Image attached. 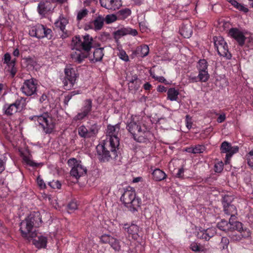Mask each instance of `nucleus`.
<instances>
[{
	"label": "nucleus",
	"instance_id": "obj_1",
	"mask_svg": "<svg viewBox=\"0 0 253 253\" xmlns=\"http://www.w3.org/2000/svg\"><path fill=\"white\" fill-rule=\"evenodd\" d=\"M120 130L119 124L115 125H109L106 129L107 140L105 143L97 146L96 150L99 159L103 162L108 161L115 159L118 156V150L119 146L118 134Z\"/></svg>",
	"mask_w": 253,
	"mask_h": 253
},
{
	"label": "nucleus",
	"instance_id": "obj_2",
	"mask_svg": "<svg viewBox=\"0 0 253 253\" xmlns=\"http://www.w3.org/2000/svg\"><path fill=\"white\" fill-rule=\"evenodd\" d=\"M126 128L136 142L148 141L152 136L151 128L146 121L138 116H131L126 123Z\"/></svg>",
	"mask_w": 253,
	"mask_h": 253
},
{
	"label": "nucleus",
	"instance_id": "obj_3",
	"mask_svg": "<svg viewBox=\"0 0 253 253\" xmlns=\"http://www.w3.org/2000/svg\"><path fill=\"white\" fill-rule=\"evenodd\" d=\"M42 215L39 212L31 213L20 224V231L23 237L28 240L33 238L35 233L32 232L34 226H39L42 222Z\"/></svg>",
	"mask_w": 253,
	"mask_h": 253
},
{
	"label": "nucleus",
	"instance_id": "obj_4",
	"mask_svg": "<svg viewBox=\"0 0 253 253\" xmlns=\"http://www.w3.org/2000/svg\"><path fill=\"white\" fill-rule=\"evenodd\" d=\"M121 201L133 212L137 211L141 203V199L136 197L135 190L131 187H128L125 190L121 197Z\"/></svg>",
	"mask_w": 253,
	"mask_h": 253
},
{
	"label": "nucleus",
	"instance_id": "obj_5",
	"mask_svg": "<svg viewBox=\"0 0 253 253\" xmlns=\"http://www.w3.org/2000/svg\"><path fill=\"white\" fill-rule=\"evenodd\" d=\"M29 118L35 122H38L46 133H50L54 128L55 119L47 112L40 115L33 116Z\"/></svg>",
	"mask_w": 253,
	"mask_h": 253
},
{
	"label": "nucleus",
	"instance_id": "obj_6",
	"mask_svg": "<svg viewBox=\"0 0 253 253\" xmlns=\"http://www.w3.org/2000/svg\"><path fill=\"white\" fill-rule=\"evenodd\" d=\"M71 46L75 49H82L88 52L93 47V39L89 35H84L82 38L75 36L72 39Z\"/></svg>",
	"mask_w": 253,
	"mask_h": 253
},
{
	"label": "nucleus",
	"instance_id": "obj_7",
	"mask_svg": "<svg viewBox=\"0 0 253 253\" xmlns=\"http://www.w3.org/2000/svg\"><path fill=\"white\" fill-rule=\"evenodd\" d=\"M65 79L63 81L64 86L66 89L69 90L77 83L78 78L77 70L75 67L71 65L66 66L64 69Z\"/></svg>",
	"mask_w": 253,
	"mask_h": 253
},
{
	"label": "nucleus",
	"instance_id": "obj_8",
	"mask_svg": "<svg viewBox=\"0 0 253 253\" xmlns=\"http://www.w3.org/2000/svg\"><path fill=\"white\" fill-rule=\"evenodd\" d=\"M68 164L71 168L70 174L76 179L84 175L86 172V168L83 165L81 161L75 158L70 159Z\"/></svg>",
	"mask_w": 253,
	"mask_h": 253
},
{
	"label": "nucleus",
	"instance_id": "obj_9",
	"mask_svg": "<svg viewBox=\"0 0 253 253\" xmlns=\"http://www.w3.org/2000/svg\"><path fill=\"white\" fill-rule=\"evenodd\" d=\"M214 44L219 55L229 59L231 54L229 52L227 43L224 39L220 36L214 38Z\"/></svg>",
	"mask_w": 253,
	"mask_h": 253
},
{
	"label": "nucleus",
	"instance_id": "obj_10",
	"mask_svg": "<svg viewBox=\"0 0 253 253\" xmlns=\"http://www.w3.org/2000/svg\"><path fill=\"white\" fill-rule=\"evenodd\" d=\"M38 85V81L34 78H31L24 81L20 90L25 95L31 96L36 94Z\"/></svg>",
	"mask_w": 253,
	"mask_h": 253
},
{
	"label": "nucleus",
	"instance_id": "obj_11",
	"mask_svg": "<svg viewBox=\"0 0 253 253\" xmlns=\"http://www.w3.org/2000/svg\"><path fill=\"white\" fill-rule=\"evenodd\" d=\"M99 129V126L94 124L87 128L85 126L82 125L79 127L78 129L79 135L84 138H89L95 137L98 132Z\"/></svg>",
	"mask_w": 253,
	"mask_h": 253
},
{
	"label": "nucleus",
	"instance_id": "obj_12",
	"mask_svg": "<svg viewBox=\"0 0 253 253\" xmlns=\"http://www.w3.org/2000/svg\"><path fill=\"white\" fill-rule=\"evenodd\" d=\"M2 61L4 66V69L5 71L8 72L12 77H14L16 72L17 69L16 67V61L15 58H12L10 53L7 52L5 53L2 58Z\"/></svg>",
	"mask_w": 253,
	"mask_h": 253
},
{
	"label": "nucleus",
	"instance_id": "obj_13",
	"mask_svg": "<svg viewBox=\"0 0 253 253\" xmlns=\"http://www.w3.org/2000/svg\"><path fill=\"white\" fill-rule=\"evenodd\" d=\"M220 150L222 153H226L225 163L227 164L233 155L238 151L239 148L237 146H232L230 143L224 141L221 145Z\"/></svg>",
	"mask_w": 253,
	"mask_h": 253
},
{
	"label": "nucleus",
	"instance_id": "obj_14",
	"mask_svg": "<svg viewBox=\"0 0 253 253\" xmlns=\"http://www.w3.org/2000/svg\"><path fill=\"white\" fill-rule=\"evenodd\" d=\"M71 57L73 61L78 64L81 63L88 56V52L82 49H75L71 46Z\"/></svg>",
	"mask_w": 253,
	"mask_h": 253
},
{
	"label": "nucleus",
	"instance_id": "obj_15",
	"mask_svg": "<svg viewBox=\"0 0 253 253\" xmlns=\"http://www.w3.org/2000/svg\"><path fill=\"white\" fill-rule=\"evenodd\" d=\"M100 3L102 7L111 11L119 9L122 4L121 0H100Z\"/></svg>",
	"mask_w": 253,
	"mask_h": 253
},
{
	"label": "nucleus",
	"instance_id": "obj_16",
	"mask_svg": "<svg viewBox=\"0 0 253 253\" xmlns=\"http://www.w3.org/2000/svg\"><path fill=\"white\" fill-rule=\"evenodd\" d=\"M130 35L135 36L137 35V31L136 29H132L129 27H122L114 32L115 39H119L121 37Z\"/></svg>",
	"mask_w": 253,
	"mask_h": 253
},
{
	"label": "nucleus",
	"instance_id": "obj_17",
	"mask_svg": "<svg viewBox=\"0 0 253 253\" xmlns=\"http://www.w3.org/2000/svg\"><path fill=\"white\" fill-rule=\"evenodd\" d=\"M228 34L235 39L240 45H243L245 43V40L247 39L243 33L236 28L231 29Z\"/></svg>",
	"mask_w": 253,
	"mask_h": 253
},
{
	"label": "nucleus",
	"instance_id": "obj_18",
	"mask_svg": "<svg viewBox=\"0 0 253 253\" xmlns=\"http://www.w3.org/2000/svg\"><path fill=\"white\" fill-rule=\"evenodd\" d=\"M216 233L215 228L214 227L209 228L206 230H200L197 233V237L200 239L209 240Z\"/></svg>",
	"mask_w": 253,
	"mask_h": 253
},
{
	"label": "nucleus",
	"instance_id": "obj_19",
	"mask_svg": "<svg viewBox=\"0 0 253 253\" xmlns=\"http://www.w3.org/2000/svg\"><path fill=\"white\" fill-rule=\"evenodd\" d=\"M29 241H32V243L38 248H44L46 247L47 238L42 235L36 236V234L33 238H30Z\"/></svg>",
	"mask_w": 253,
	"mask_h": 253
},
{
	"label": "nucleus",
	"instance_id": "obj_20",
	"mask_svg": "<svg viewBox=\"0 0 253 253\" xmlns=\"http://www.w3.org/2000/svg\"><path fill=\"white\" fill-rule=\"evenodd\" d=\"M44 31V26L41 24H38L34 27H32L29 30V34L32 37H35L38 39L43 38Z\"/></svg>",
	"mask_w": 253,
	"mask_h": 253
},
{
	"label": "nucleus",
	"instance_id": "obj_21",
	"mask_svg": "<svg viewBox=\"0 0 253 253\" xmlns=\"http://www.w3.org/2000/svg\"><path fill=\"white\" fill-rule=\"evenodd\" d=\"M51 9L50 3L48 1H41L38 6V11L41 15H44Z\"/></svg>",
	"mask_w": 253,
	"mask_h": 253
},
{
	"label": "nucleus",
	"instance_id": "obj_22",
	"mask_svg": "<svg viewBox=\"0 0 253 253\" xmlns=\"http://www.w3.org/2000/svg\"><path fill=\"white\" fill-rule=\"evenodd\" d=\"M103 49V48H96L93 52V57L90 56V60L94 63L100 61L104 56Z\"/></svg>",
	"mask_w": 253,
	"mask_h": 253
},
{
	"label": "nucleus",
	"instance_id": "obj_23",
	"mask_svg": "<svg viewBox=\"0 0 253 253\" xmlns=\"http://www.w3.org/2000/svg\"><path fill=\"white\" fill-rule=\"evenodd\" d=\"M153 178L157 181H160L166 178L167 175L164 171L159 169H155L152 173Z\"/></svg>",
	"mask_w": 253,
	"mask_h": 253
},
{
	"label": "nucleus",
	"instance_id": "obj_24",
	"mask_svg": "<svg viewBox=\"0 0 253 253\" xmlns=\"http://www.w3.org/2000/svg\"><path fill=\"white\" fill-rule=\"evenodd\" d=\"M149 52V48L148 45L144 44L139 46H138L135 51V53L136 55L144 57L146 56Z\"/></svg>",
	"mask_w": 253,
	"mask_h": 253
},
{
	"label": "nucleus",
	"instance_id": "obj_25",
	"mask_svg": "<svg viewBox=\"0 0 253 253\" xmlns=\"http://www.w3.org/2000/svg\"><path fill=\"white\" fill-rule=\"evenodd\" d=\"M68 23V19L62 16H60L58 20L55 22L54 24L57 28H59L62 32H64L65 27Z\"/></svg>",
	"mask_w": 253,
	"mask_h": 253
},
{
	"label": "nucleus",
	"instance_id": "obj_26",
	"mask_svg": "<svg viewBox=\"0 0 253 253\" xmlns=\"http://www.w3.org/2000/svg\"><path fill=\"white\" fill-rule=\"evenodd\" d=\"M123 228L129 234H131L132 235L137 234L139 230L138 227L134 224H131L130 225L127 224H125L124 225Z\"/></svg>",
	"mask_w": 253,
	"mask_h": 253
},
{
	"label": "nucleus",
	"instance_id": "obj_27",
	"mask_svg": "<svg viewBox=\"0 0 253 253\" xmlns=\"http://www.w3.org/2000/svg\"><path fill=\"white\" fill-rule=\"evenodd\" d=\"M27 102V101L26 98L19 97L16 100L14 104L16 107L18 111H21L25 107Z\"/></svg>",
	"mask_w": 253,
	"mask_h": 253
},
{
	"label": "nucleus",
	"instance_id": "obj_28",
	"mask_svg": "<svg viewBox=\"0 0 253 253\" xmlns=\"http://www.w3.org/2000/svg\"><path fill=\"white\" fill-rule=\"evenodd\" d=\"M179 91L175 88H170L167 92L168 99L170 101H176L178 98Z\"/></svg>",
	"mask_w": 253,
	"mask_h": 253
},
{
	"label": "nucleus",
	"instance_id": "obj_29",
	"mask_svg": "<svg viewBox=\"0 0 253 253\" xmlns=\"http://www.w3.org/2000/svg\"><path fill=\"white\" fill-rule=\"evenodd\" d=\"M3 110L5 114L8 115H12L18 111V110L14 103L11 104H5L3 107Z\"/></svg>",
	"mask_w": 253,
	"mask_h": 253
},
{
	"label": "nucleus",
	"instance_id": "obj_30",
	"mask_svg": "<svg viewBox=\"0 0 253 253\" xmlns=\"http://www.w3.org/2000/svg\"><path fill=\"white\" fill-rule=\"evenodd\" d=\"M217 227L220 230L225 232L230 231V228H231V218L229 219L228 223L226 220H222L217 223Z\"/></svg>",
	"mask_w": 253,
	"mask_h": 253
},
{
	"label": "nucleus",
	"instance_id": "obj_31",
	"mask_svg": "<svg viewBox=\"0 0 253 253\" xmlns=\"http://www.w3.org/2000/svg\"><path fill=\"white\" fill-rule=\"evenodd\" d=\"M224 211L225 214L231 215V219L235 217V215L237 214V209L233 205H228L224 207Z\"/></svg>",
	"mask_w": 253,
	"mask_h": 253
},
{
	"label": "nucleus",
	"instance_id": "obj_32",
	"mask_svg": "<svg viewBox=\"0 0 253 253\" xmlns=\"http://www.w3.org/2000/svg\"><path fill=\"white\" fill-rule=\"evenodd\" d=\"M117 50L118 51L117 52V55L121 60L125 62H127L129 61V57L128 55L126 53V52L124 49H123L121 45H118Z\"/></svg>",
	"mask_w": 253,
	"mask_h": 253
},
{
	"label": "nucleus",
	"instance_id": "obj_33",
	"mask_svg": "<svg viewBox=\"0 0 253 253\" xmlns=\"http://www.w3.org/2000/svg\"><path fill=\"white\" fill-rule=\"evenodd\" d=\"M181 35L185 38H189L192 34V31L190 26H183L180 30Z\"/></svg>",
	"mask_w": 253,
	"mask_h": 253
},
{
	"label": "nucleus",
	"instance_id": "obj_34",
	"mask_svg": "<svg viewBox=\"0 0 253 253\" xmlns=\"http://www.w3.org/2000/svg\"><path fill=\"white\" fill-rule=\"evenodd\" d=\"M23 160L27 165L33 167H37L39 166L41 164L37 163L34 162L32 160L31 156L30 155H23Z\"/></svg>",
	"mask_w": 253,
	"mask_h": 253
},
{
	"label": "nucleus",
	"instance_id": "obj_35",
	"mask_svg": "<svg viewBox=\"0 0 253 253\" xmlns=\"http://www.w3.org/2000/svg\"><path fill=\"white\" fill-rule=\"evenodd\" d=\"M131 14V10L130 9L125 8L120 10L117 13L118 17L119 19H125L128 17Z\"/></svg>",
	"mask_w": 253,
	"mask_h": 253
},
{
	"label": "nucleus",
	"instance_id": "obj_36",
	"mask_svg": "<svg viewBox=\"0 0 253 253\" xmlns=\"http://www.w3.org/2000/svg\"><path fill=\"white\" fill-rule=\"evenodd\" d=\"M92 108V101L90 99H86L84 101L82 111L86 113L87 115L91 111Z\"/></svg>",
	"mask_w": 253,
	"mask_h": 253
},
{
	"label": "nucleus",
	"instance_id": "obj_37",
	"mask_svg": "<svg viewBox=\"0 0 253 253\" xmlns=\"http://www.w3.org/2000/svg\"><path fill=\"white\" fill-rule=\"evenodd\" d=\"M104 19L101 16H98L93 21V25L95 30H99L103 25Z\"/></svg>",
	"mask_w": 253,
	"mask_h": 253
},
{
	"label": "nucleus",
	"instance_id": "obj_38",
	"mask_svg": "<svg viewBox=\"0 0 253 253\" xmlns=\"http://www.w3.org/2000/svg\"><path fill=\"white\" fill-rule=\"evenodd\" d=\"M230 3L235 8L239 10L243 11L244 12H247L248 11V9L246 7L244 6V5L239 3L235 0H230L229 1Z\"/></svg>",
	"mask_w": 253,
	"mask_h": 253
},
{
	"label": "nucleus",
	"instance_id": "obj_39",
	"mask_svg": "<svg viewBox=\"0 0 253 253\" xmlns=\"http://www.w3.org/2000/svg\"><path fill=\"white\" fill-rule=\"evenodd\" d=\"M237 230L240 232L243 231V224L239 221L232 222L231 221V228L230 231Z\"/></svg>",
	"mask_w": 253,
	"mask_h": 253
},
{
	"label": "nucleus",
	"instance_id": "obj_40",
	"mask_svg": "<svg viewBox=\"0 0 253 253\" xmlns=\"http://www.w3.org/2000/svg\"><path fill=\"white\" fill-rule=\"evenodd\" d=\"M210 77L208 71H199L198 78L199 80L202 82H207Z\"/></svg>",
	"mask_w": 253,
	"mask_h": 253
},
{
	"label": "nucleus",
	"instance_id": "obj_41",
	"mask_svg": "<svg viewBox=\"0 0 253 253\" xmlns=\"http://www.w3.org/2000/svg\"><path fill=\"white\" fill-rule=\"evenodd\" d=\"M197 68L199 71H208V62L203 59H201L198 62Z\"/></svg>",
	"mask_w": 253,
	"mask_h": 253
},
{
	"label": "nucleus",
	"instance_id": "obj_42",
	"mask_svg": "<svg viewBox=\"0 0 253 253\" xmlns=\"http://www.w3.org/2000/svg\"><path fill=\"white\" fill-rule=\"evenodd\" d=\"M109 245L115 251H119L121 250L120 241L114 237L112 239Z\"/></svg>",
	"mask_w": 253,
	"mask_h": 253
},
{
	"label": "nucleus",
	"instance_id": "obj_43",
	"mask_svg": "<svg viewBox=\"0 0 253 253\" xmlns=\"http://www.w3.org/2000/svg\"><path fill=\"white\" fill-rule=\"evenodd\" d=\"M136 84V86L134 87L135 89H137L139 86L140 84V81L138 79L137 76H135L132 77L131 80H130L129 82V87H132V84Z\"/></svg>",
	"mask_w": 253,
	"mask_h": 253
},
{
	"label": "nucleus",
	"instance_id": "obj_44",
	"mask_svg": "<svg viewBox=\"0 0 253 253\" xmlns=\"http://www.w3.org/2000/svg\"><path fill=\"white\" fill-rule=\"evenodd\" d=\"M88 10L86 9H83L78 11L77 16L78 21H80L86 17L88 14Z\"/></svg>",
	"mask_w": 253,
	"mask_h": 253
},
{
	"label": "nucleus",
	"instance_id": "obj_45",
	"mask_svg": "<svg viewBox=\"0 0 253 253\" xmlns=\"http://www.w3.org/2000/svg\"><path fill=\"white\" fill-rule=\"evenodd\" d=\"M113 238V237L110 235L104 234L100 237V239L102 243L109 244Z\"/></svg>",
	"mask_w": 253,
	"mask_h": 253
},
{
	"label": "nucleus",
	"instance_id": "obj_46",
	"mask_svg": "<svg viewBox=\"0 0 253 253\" xmlns=\"http://www.w3.org/2000/svg\"><path fill=\"white\" fill-rule=\"evenodd\" d=\"M229 244V240L226 237H222L219 244V248L221 250H224L227 248Z\"/></svg>",
	"mask_w": 253,
	"mask_h": 253
},
{
	"label": "nucleus",
	"instance_id": "obj_47",
	"mask_svg": "<svg viewBox=\"0 0 253 253\" xmlns=\"http://www.w3.org/2000/svg\"><path fill=\"white\" fill-rule=\"evenodd\" d=\"M117 19V16L115 15L109 14L106 16L105 18L104 19V21L106 23L109 24L115 22Z\"/></svg>",
	"mask_w": 253,
	"mask_h": 253
},
{
	"label": "nucleus",
	"instance_id": "obj_48",
	"mask_svg": "<svg viewBox=\"0 0 253 253\" xmlns=\"http://www.w3.org/2000/svg\"><path fill=\"white\" fill-rule=\"evenodd\" d=\"M247 159L249 165L253 168V149L247 154Z\"/></svg>",
	"mask_w": 253,
	"mask_h": 253
},
{
	"label": "nucleus",
	"instance_id": "obj_49",
	"mask_svg": "<svg viewBox=\"0 0 253 253\" xmlns=\"http://www.w3.org/2000/svg\"><path fill=\"white\" fill-rule=\"evenodd\" d=\"M88 115L85 112L82 111L81 112L78 113V114L75 116L74 120L75 121L82 120L84 119Z\"/></svg>",
	"mask_w": 253,
	"mask_h": 253
},
{
	"label": "nucleus",
	"instance_id": "obj_50",
	"mask_svg": "<svg viewBox=\"0 0 253 253\" xmlns=\"http://www.w3.org/2000/svg\"><path fill=\"white\" fill-rule=\"evenodd\" d=\"M48 185L53 189H60L61 187V184L58 180H53L49 182H48Z\"/></svg>",
	"mask_w": 253,
	"mask_h": 253
},
{
	"label": "nucleus",
	"instance_id": "obj_51",
	"mask_svg": "<svg viewBox=\"0 0 253 253\" xmlns=\"http://www.w3.org/2000/svg\"><path fill=\"white\" fill-rule=\"evenodd\" d=\"M43 34H44V35H43V38L46 37L48 39H50L52 37V31L51 29L46 28L44 26Z\"/></svg>",
	"mask_w": 253,
	"mask_h": 253
},
{
	"label": "nucleus",
	"instance_id": "obj_52",
	"mask_svg": "<svg viewBox=\"0 0 253 253\" xmlns=\"http://www.w3.org/2000/svg\"><path fill=\"white\" fill-rule=\"evenodd\" d=\"M190 249L194 252H200L202 250L200 246L195 242L191 243L190 245Z\"/></svg>",
	"mask_w": 253,
	"mask_h": 253
},
{
	"label": "nucleus",
	"instance_id": "obj_53",
	"mask_svg": "<svg viewBox=\"0 0 253 253\" xmlns=\"http://www.w3.org/2000/svg\"><path fill=\"white\" fill-rule=\"evenodd\" d=\"M150 75L153 79L160 83H165L166 82V79L163 76H156L154 73L152 72L150 73Z\"/></svg>",
	"mask_w": 253,
	"mask_h": 253
},
{
	"label": "nucleus",
	"instance_id": "obj_54",
	"mask_svg": "<svg viewBox=\"0 0 253 253\" xmlns=\"http://www.w3.org/2000/svg\"><path fill=\"white\" fill-rule=\"evenodd\" d=\"M78 93H79V92L74 91L71 92L70 94H68L67 96H66L65 97V99H64V101L65 104L68 105V103L69 101L70 100V99H71L73 95H75V94H77Z\"/></svg>",
	"mask_w": 253,
	"mask_h": 253
},
{
	"label": "nucleus",
	"instance_id": "obj_55",
	"mask_svg": "<svg viewBox=\"0 0 253 253\" xmlns=\"http://www.w3.org/2000/svg\"><path fill=\"white\" fill-rule=\"evenodd\" d=\"M194 154L203 153L205 150V147L202 145H197L194 147Z\"/></svg>",
	"mask_w": 253,
	"mask_h": 253
},
{
	"label": "nucleus",
	"instance_id": "obj_56",
	"mask_svg": "<svg viewBox=\"0 0 253 253\" xmlns=\"http://www.w3.org/2000/svg\"><path fill=\"white\" fill-rule=\"evenodd\" d=\"M37 184L41 189H44L46 187V185L42 179L40 177L38 176L37 179Z\"/></svg>",
	"mask_w": 253,
	"mask_h": 253
},
{
	"label": "nucleus",
	"instance_id": "obj_57",
	"mask_svg": "<svg viewBox=\"0 0 253 253\" xmlns=\"http://www.w3.org/2000/svg\"><path fill=\"white\" fill-rule=\"evenodd\" d=\"M223 165L222 162H219L216 164L214 166L215 171L216 172H220L223 169Z\"/></svg>",
	"mask_w": 253,
	"mask_h": 253
},
{
	"label": "nucleus",
	"instance_id": "obj_58",
	"mask_svg": "<svg viewBox=\"0 0 253 253\" xmlns=\"http://www.w3.org/2000/svg\"><path fill=\"white\" fill-rule=\"evenodd\" d=\"M185 121H186V127L189 129H190L192 127V121H191V118L189 117V115H187L186 116Z\"/></svg>",
	"mask_w": 253,
	"mask_h": 253
},
{
	"label": "nucleus",
	"instance_id": "obj_59",
	"mask_svg": "<svg viewBox=\"0 0 253 253\" xmlns=\"http://www.w3.org/2000/svg\"><path fill=\"white\" fill-rule=\"evenodd\" d=\"M242 234V236L244 238H247L250 236L251 232L249 229H243V231H242V232H240Z\"/></svg>",
	"mask_w": 253,
	"mask_h": 253
},
{
	"label": "nucleus",
	"instance_id": "obj_60",
	"mask_svg": "<svg viewBox=\"0 0 253 253\" xmlns=\"http://www.w3.org/2000/svg\"><path fill=\"white\" fill-rule=\"evenodd\" d=\"M78 208V205L75 201L71 202L68 205V209L71 210H75Z\"/></svg>",
	"mask_w": 253,
	"mask_h": 253
},
{
	"label": "nucleus",
	"instance_id": "obj_61",
	"mask_svg": "<svg viewBox=\"0 0 253 253\" xmlns=\"http://www.w3.org/2000/svg\"><path fill=\"white\" fill-rule=\"evenodd\" d=\"M25 60L27 65H30L31 66H34L35 64L34 60L31 57L25 58Z\"/></svg>",
	"mask_w": 253,
	"mask_h": 253
},
{
	"label": "nucleus",
	"instance_id": "obj_62",
	"mask_svg": "<svg viewBox=\"0 0 253 253\" xmlns=\"http://www.w3.org/2000/svg\"><path fill=\"white\" fill-rule=\"evenodd\" d=\"M225 118H226L225 114L223 113L222 114H220L219 116V117H218V118L217 119V121L218 123H221L224 121V120H225Z\"/></svg>",
	"mask_w": 253,
	"mask_h": 253
},
{
	"label": "nucleus",
	"instance_id": "obj_63",
	"mask_svg": "<svg viewBox=\"0 0 253 253\" xmlns=\"http://www.w3.org/2000/svg\"><path fill=\"white\" fill-rule=\"evenodd\" d=\"M0 173L3 171L5 169L4 166V162L2 160L1 156H0Z\"/></svg>",
	"mask_w": 253,
	"mask_h": 253
},
{
	"label": "nucleus",
	"instance_id": "obj_64",
	"mask_svg": "<svg viewBox=\"0 0 253 253\" xmlns=\"http://www.w3.org/2000/svg\"><path fill=\"white\" fill-rule=\"evenodd\" d=\"M143 87H144V88L145 89V90H150V88H151L152 87V85L150 84H149V83H146L144 85H143Z\"/></svg>",
	"mask_w": 253,
	"mask_h": 253
}]
</instances>
